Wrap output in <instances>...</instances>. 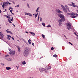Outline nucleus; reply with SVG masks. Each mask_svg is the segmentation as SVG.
Segmentation results:
<instances>
[{"instance_id":"nucleus-48","label":"nucleus","mask_w":78,"mask_h":78,"mask_svg":"<svg viewBox=\"0 0 78 78\" xmlns=\"http://www.w3.org/2000/svg\"><path fill=\"white\" fill-rule=\"evenodd\" d=\"M27 6L28 8H30V7L29 6V4H27Z\"/></svg>"},{"instance_id":"nucleus-15","label":"nucleus","mask_w":78,"mask_h":78,"mask_svg":"<svg viewBox=\"0 0 78 78\" xmlns=\"http://www.w3.org/2000/svg\"><path fill=\"white\" fill-rule=\"evenodd\" d=\"M65 7L66 8V9H67L69 11V7H68L67 5H65Z\"/></svg>"},{"instance_id":"nucleus-9","label":"nucleus","mask_w":78,"mask_h":78,"mask_svg":"<svg viewBox=\"0 0 78 78\" xmlns=\"http://www.w3.org/2000/svg\"><path fill=\"white\" fill-rule=\"evenodd\" d=\"M72 5L73 6V7H77V8H78V6L75 5H75V3H74L73 2H72Z\"/></svg>"},{"instance_id":"nucleus-37","label":"nucleus","mask_w":78,"mask_h":78,"mask_svg":"<svg viewBox=\"0 0 78 78\" xmlns=\"http://www.w3.org/2000/svg\"><path fill=\"white\" fill-rule=\"evenodd\" d=\"M40 21H42V18L41 17H40Z\"/></svg>"},{"instance_id":"nucleus-3","label":"nucleus","mask_w":78,"mask_h":78,"mask_svg":"<svg viewBox=\"0 0 78 78\" xmlns=\"http://www.w3.org/2000/svg\"><path fill=\"white\" fill-rule=\"evenodd\" d=\"M58 17H60L61 19H62L63 21H64V20H66V19L64 18V15L59 13L58 14Z\"/></svg>"},{"instance_id":"nucleus-46","label":"nucleus","mask_w":78,"mask_h":78,"mask_svg":"<svg viewBox=\"0 0 78 78\" xmlns=\"http://www.w3.org/2000/svg\"><path fill=\"white\" fill-rule=\"evenodd\" d=\"M69 44H71V45H73V44H72V43L69 42Z\"/></svg>"},{"instance_id":"nucleus-44","label":"nucleus","mask_w":78,"mask_h":78,"mask_svg":"<svg viewBox=\"0 0 78 78\" xmlns=\"http://www.w3.org/2000/svg\"><path fill=\"white\" fill-rule=\"evenodd\" d=\"M12 39V40H14V38H13V37H11V38Z\"/></svg>"},{"instance_id":"nucleus-10","label":"nucleus","mask_w":78,"mask_h":78,"mask_svg":"<svg viewBox=\"0 0 78 78\" xmlns=\"http://www.w3.org/2000/svg\"><path fill=\"white\" fill-rule=\"evenodd\" d=\"M62 19H61V20L60 19V20H58V22H59L60 25H61V23H62Z\"/></svg>"},{"instance_id":"nucleus-59","label":"nucleus","mask_w":78,"mask_h":78,"mask_svg":"<svg viewBox=\"0 0 78 78\" xmlns=\"http://www.w3.org/2000/svg\"><path fill=\"white\" fill-rule=\"evenodd\" d=\"M76 12H78V10H76Z\"/></svg>"},{"instance_id":"nucleus-32","label":"nucleus","mask_w":78,"mask_h":78,"mask_svg":"<svg viewBox=\"0 0 78 78\" xmlns=\"http://www.w3.org/2000/svg\"><path fill=\"white\" fill-rule=\"evenodd\" d=\"M15 7H19V5H17Z\"/></svg>"},{"instance_id":"nucleus-23","label":"nucleus","mask_w":78,"mask_h":78,"mask_svg":"<svg viewBox=\"0 0 78 78\" xmlns=\"http://www.w3.org/2000/svg\"><path fill=\"white\" fill-rule=\"evenodd\" d=\"M62 7L63 9H65V7H64V6L63 5H62Z\"/></svg>"},{"instance_id":"nucleus-63","label":"nucleus","mask_w":78,"mask_h":78,"mask_svg":"<svg viewBox=\"0 0 78 78\" xmlns=\"http://www.w3.org/2000/svg\"><path fill=\"white\" fill-rule=\"evenodd\" d=\"M17 67V69H18V68H19V66H18Z\"/></svg>"},{"instance_id":"nucleus-64","label":"nucleus","mask_w":78,"mask_h":78,"mask_svg":"<svg viewBox=\"0 0 78 78\" xmlns=\"http://www.w3.org/2000/svg\"><path fill=\"white\" fill-rule=\"evenodd\" d=\"M34 15H36V13H35V14H33V15L34 16Z\"/></svg>"},{"instance_id":"nucleus-42","label":"nucleus","mask_w":78,"mask_h":78,"mask_svg":"<svg viewBox=\"0 0 78 78\" xmlns=\"http://www.w3.org/2000/svg\"><path fill=\"white\" fill-rule=\"evenodd\" d=\"M5 57H7V56H9V55H6L5 56Z\"/></svg>"},{"instance_id":"nucleus-11","label":"nucleus","mask_w":78,"mask_h":78,"mask_svg":"<svg viewBox=\"0 0 78 78\" xmlns=\"http://www.w3.org/2000/svg\"><path fill=\"white\" fill-rule=\"evenodd\" d=\"M17 48H18V50L19 52H20V48L19 47V46H17Z\"/></svg>"},{"instance_id":"nucleus-20","label":"nucleus","mask_w":78,"mask_h":78,"mask_svg":"<svg viewBox=\"0 0 78 78\" xmlns=\"http://www.w3.org/2000/svg\"><path fill=\"white\" fill-rule=\"evenodd\" d=\"M71 17L72 18H75V17H77L76 16H71Z\"/></svg>"},{"instance_id":"nucleus-7","label":"nucleus","mask_w":78,"mask_h":78,"mask_svg":"<svg viewBox=\"0 0 78 78\" xmlns=\"http://www.w3.org/2000/svg\"><path fill=\"white\" fill-rule=\"evenodd\" d=\"M56 12L57 13H61V12H62L60 11L59 9H56Z\"/></svg>"},{"instance_id":"nucleus-61","label":"nucleus","mask_w":78,"mask_h":78,"mask_svg":"<svg viewBox=\"0 0 78 78\" xmlns=\"http://www.w3.org/2000/svg\"><path fill=\"white\" fill-rule=\"evenodd\" d=\"M17 41H18V42H19V40H17Z\"/></svg>"},{"instance_id":"nucleus-27","label":"nucleus","mask_w":78,"mask_h":78,"mask_svg":"<svg viewBox=\"0 0 78 78\" xmlns=\"http://www.w3.org/2000/svg\"><path fill=\"white\" fill-rule=\"evenodd\" d=\"M47 28H49V27H51V25H48L47 27H46Z\"/></svg>"},{"instance_id":"nucleus-12","label":"nucleus","mask_w":78,"mask_h":78,"mask_svg":"<svg viewBox=\"0 0 78 78\" xmlns=\"http://www.w3.org/2000/svg\"><path fill=\"white\" fill-rule=\"evenodd\" d=\"M0 35L2 37H4V35L1 32H0Z\"/></svg>"},{"instance_id":"nucleus-34","label":"nucleus","mask_w":78,"mask_h":78,"mask_svg":"<svg viewBox=\"0 0 78 78\" xmlns=\"http://www.w3.org/2000/svg\"><path fill=\"white\" fill-rule=\"evenodd\" d=\"M7 39H8L9 40H10V38H9V37H7Z\"/></svg>"},{"instance_id":"nucleus-56","label":"nucleus","mask_w":78,"mask_h":78,"mask_svg":"<svg viewBox=\"0 0 78 78\" xmlns=\"http://www.w3.org/2000/svg\"><path fill=\"white\" fill-rule=\"evenodd\" d=\"M21 39H22V40H23V41H24V39H23L22 38H21Z\"/></svg>"},{"instance_id":"nucleus-33","label":"nucleus","mask_w":78,"mask_h":78,"mask_svg":"<svg viewBox=\"0 0 78 78\" xmlns=\"http://www.w3.org/2000/svg\"><path fill=\"white\" fill-rule=\"evenodd\" d=\"M29 13H27L26 12V13H25V15H28V14Z\"/></svg>"},{"instance_id":"nucleus-58","label":"nucleus","mask_w":78,"mask_h":78,"mask_svg":"<svg viewBox=\"0 0 78 78\" xmlns=\"http://www.w3.org/2000/svg\"><path fill=\"white\" fill-rule=\"evenodd\" d=\"M36 16H37V15H38V13H37L36 15H35Z\"/></svg>"},{"instance_id":"nucleus-19","label":"nucleus","mask_w":78,"mask_h":78,"mask_svg":"<svg viewBox=\"0 0 78 78\" xmlns=\"http://www.w3.org/2000/svg\"><path fill=\"white\" fill-rule=\"evenodd\" d=\"M28 42L30 44H31V40L29 39L28 41Z\"/></svg>"},{"instance_id":"nucleus-28","label":"nucleus","mask_w":78,"mask_h":78,"mask_svg":"<svg viewBox=\"0 0 78 78\" xmlns=\"http://www.w3.org/2000/svg\"><path fill=\"white\" fill-rule=\"evenodd\" d=\"M42 37H43L44 39H45V35H44L43 34H42Z\"/></svg>"},{"instance_id":"nucleus-49","label":"nucleus","mask_w":78,"mask_h":78,"mask_svg":"<svg viewBox=\"0 0 78 78\" xmlns=\"http://www.w3.org/2000/svg\"><path fill=\"white\" fill-rule=\"evenodd\" d=\"M12 10H10V12H11L12 13Z\"/></svg>"},{"instance_id":"nucleus-47","label":"nucleus","mask_w":78,"mask_h":78,"mask_svg":"<svg viewBox=\"0 0 78 78\" xmlns=\"http://www.w3.org/2000/svg\"><path fill=\"white\" fill-rule=\"evenodd\" d=\"M1 65H3V66H4L5 65V64H3V63H1Z\"/></svg>"},{"instance_id":"nucleus-36","label":"nucleus","mask_w":78,"mask_h":78,"mask_svg":"<svg viewBox=\"0 0 78 78\" xmlns=\"http://www.w3.org/2000/svg\"><path fill=\"white\" fill-rule=\"evenodd\" d=\"M3 39V38L2 37H0V39Z\"/></svg>"},{"instance_id":"nucleus-8","label":"nucleus","mask_w":78,"mask_h":78,"mask_svg":"<svg viewBox=\"0 0 78 78\" xmlns=\"http://www.w3.org/2000/svg\"><path fill=\"white\" fill-rule=\"evenodd\" d=\"M30 34H32V36H35V34L33 32H30Z\"/></svg>"},{"instance_id":"nucleus-50","label":"nucleus","mask_w":78,"mask_h":78,"mask_svg":"<svg viewBox=\"0 0 78 78\" xmlns=\"http://www.w3.org/2000/svg\"><path fill=\"white\" fill-rule=\"evenodd\" d=\"M25 33H27V34H28V32L27 31H26Z\"/></svg>"},{"instance_id":"nucleus-39","label":"nucleus","mask_w":78,"mask_h":78,"mask_svg":"<svg viewBox=\"0 0 78 78\" xmlns=\"http://www.w3.org/2000/svg\"><path fill=\"white\" fill-rule=\"evenodd\" d=\"M10 9H12V10L13 9H12V7H9Z\"/></svg>"},{"instance_id":"nucleus-17","label":"nucleus","mask_w":78,"mask_h":78,"mask_svg":"<svg viewBox=\"0 0 78 78\" xmlns=\"http://www.w3.org/2000/svg\"><path fill=\"white\" fill-rule=\"evenodd\" d=\"M67 26L68 27H71V25L69 23H68L67 24Z\"/></svg>"},{"instance_id":"nucleus-26","label":"nucleus","mask_w":78,"mask_h":78,"mask_svg":"<svg viewBox=\"0 0 78 78\" xmlns=\"http://www.w3.org/2000/svg\"><path fill=\"white\" fill-rule=\"evenodd\" d=\"M37 21L39 22V15L38 16Z\"/></svg>"},{"instance_id":"nucleus-2","label":"nucleus","mask_w":78,"mask_h":78,"mask_svg":"<svg viewBox=\"0 0 78 78\" xmlns=\"http://www.w3.org/2000/svg\"><path fill=\"white\" fill-rule=\"evenodd\" d=\"M23 55L25 56H27V55H28V50L26 48L24 49Z\"/></svg>"},{"instance_id":"nucleus-43","label":"nucleus","mask_w":78,"mask_h":78,"mask_svg":"<svg viewBox=\"0 0 78 78\" xmlns=\"http://www.w3.org/2000/svg\"><path fill=\"white\" fill-rule=\"evenodd\" d=\"M48 69H51V66H49V68H48Z\"/></svg>"},{"instance_id":"nucleus-40","label":"nucleus","mask_w":78,"mask_h":78,"mask_svg":"<svg viewBox=\"0 0 78 78\" xmlns=\"http://www.w3.org/2000/svg\"><path fill=\"white\" fill-rule=\"evenodd\" d=\"M9 33H10V34H12V32H11V31H10Z\"/></svg>"},{"instance_id":"nucleus-25","label":"nucleus","mask_w":78,"mask_h":78,"mask_svg":"<svg viewBox=\"0 0 78 78\" xmlns=\"http://www.w3.org/2000/svg\"><path fill=\"white\" fill-rule=\"evenodd\" d=\"M8 20L9 23H12V22L11 21V20L9 19Z\"/></svg>"},{"instance_id":"nucleus-1","label":"nucleus","mask_w":78,"mask_h":78,"mask_svg":"<svg viewBox=\"0 0 78 78\" xmlns=\"http://www.w3.org/2000/svg\"><path fill=\"white\" fill-rule=\"evenodd\" d=\"M8 4L9 5H11V3H9V2H3L2 5V7L3 9L5 8V6H7Z\"/></svg>"},{"instance_id":"nucleus-6","label":"nucleus","mask_w":78,"mask_h":78,"mask_svg":"<svg viewBox=\"0 0 78 78\" xmlns=\"http://www.w3.org/2000/svg\"><path fill=\"white\" fill-rule=\"evenodd\" d=\"M71 15L72 16H78V14L76 13H71Z\"/></svg>"},{"instance_id":"nucleus-45","label":"nucleus","mask_w":78,"mask_h":78,"mask_svg":"<svg viewBox=\"0 0 78 78\" xmlns=\"http://www.w3.org/2000/svg\"><path fill=\"white\" fill-rule=\"evenodd\" d=\"M37 15H35V19H36V17H37Z\"/></svg>"},{"instance_id":"nucleus-13","label":"nucleus","mask_w":78,"mask_h":78,"mask_svg":"<svg viewBox=\"0 0 78 78\" xmlns=\"http://www.w3.org/2000/svg\"><path fill=\"white\" fill-rule=\"evenodd\" d=\"M70 28H71V27H70V26H67V30H70Z\"/></svg>"},{"instance_id":"nucleus-22","label":"nucleus","mask_w":78,"mask_h":78,"mask_svg":"<svg viewBox=\"0 0 78 78\" xmlns=\"http://www.w3.org/2000/svg\"><path fill=\"white\" fill-rule=\"evenodd\" d=\"M39 7H38L37 9L36 10V12H39V11H38V10H39Z\"/></svg>"},{"instance_id":"nucleus-14","label":"nucleus","mask_w":78,"mask_h":78,"mask_svg":"<svg viewBox=\"0 0 78 78\" xmlns=\"http://www.w3.org/2000/svg\"><path fill=\"white\" fill-rule=\"evenodd\" d=\"M6 70H10V69H11V67H6Z\"/></svg>"},{"instance_id":"nucleus-35","label":"nucleus","mask_w":78,"mask_h":78,"mask_svg":"<svg viewBox=\"0 0 78 78\" xmlns=\"http://www.w3.org/2000/svg\"><path fill=\"white\" fill-rule=\"evenodd\" d=\"M6 17H7V18H8V19H10V17H9L8 16H6Z\"/></svg>"},{"instance_id":"nucleus-30","label":"nucleus","mask_w":78,"mask_h":78,"mask_svg":"<svg viewBox=\"0 0 78 78\" xmlns=\"http://www.w3.org/2000/svg\"><path fill=\"white\" fill-rule=\"evenodd\" d=\"M28 15H29V16H32V15H31V13H28Z\"/></svg>"},{"instance_id":"nucleus-29","label":"nucleus","mask_w":78,"mask_h":78,"mask_svg":"<svg viewBox=\"0 0 78 78\" xmlns=\"http://www.w3.org/2000/svg\"><path fill=\"white\" fill-rule=\"evenodd\" d=\"M72 13H68L67 14L68 16H70V15H71Z\"/></svg>"},{"instance_id":"nucleus-5","label":"nucleus","mask_w":78,"mask_h":78,"mask_svg":"<svg viewBox=\"0 0 78 78\" xmlns=\"http://www.w3.org/2000/svg\"><path fill=\"white\" fill-rule=\"evenodd\" d=\"M9 51H10V52L9 53L10 55H14L16 53V52L13 51L11 50V49H10Z\"/></svg>"},{"instance_id":"nucleus-18","label":"nucleus","mask_w":78,"mask_h":78,"mask_svg":"<svg viewBox=\"0 0 78 78\" xmlns=\"http://www.w3.org/2000/svg\"><path fill=\"white\" fill-rule=\"evenodd\" d=\"M63 10L65 12H67V9L66 8L64 9H63Z\"/></svg>"},{"instance_id":"nucleus-53","label":"nucleus","mask_w":78,"mask_h":78,"mask_svg":"<svg viewBox=\"0 0 78 78\" xmlns=\"http://www.w3.org/2000/svg\"><path fill=\"white\" fill-rule=\"evenodd\" d=\"M32 45H33V46H34V43H32Z\"/></svg>"},{"instance_id":"nucleus-4","label":"nucleus","mask_w":78,"mask_h":78,"mask_svg":"<svg viewBox=\"0 0 78 78\" xmlns=\"http://www.w3.org/2000/svg\"><path fill=\"white\" fill-rule=\"evenodd\" d=\"M39 70L41 72H47V70L43 68H41L39 69Z\"/></svg>"},{"instance_id":"nucleus-57","label":"nucleus","mask_w":78,"mask_h":78,"mask_svg":"<svg viewBox=\"0 0 78 78\" xmlns=\"http://www.w3.org/2000/svg\"><path fill=\"white\" fill-rule=\"evenodd\" d=\"M11 13L13 15H14V13H12V12Z\"/></svg>"},{"instance_id":"nucleus-38","label":"nucleus","mask_w":78,"mask_h":78,"mask_svg":"<svg viewBox=\"0 0 78 78\" xmlns=\"http://www.w3.org/2000/svg\"><path fill=\"white\" fill-rule=\"evenodd\" d=\"M7 36L8 37H10L11 38V36H10V35H7Z\"/></svg>"},{"instance_id":"nucleus-16","label":"nucleus","mask_w":78,"mask_h":78,"mask_svg":"<svg viewBox=\"0 0 78 78\" xmlns=\"http://www.w3.org/2000/svg\"><path fill=\"white\" fill-rule=\"evenodd\" d=\"M22 64L23 65H25V64H26V62L25 61H23L22 62Z\"/></svg>"},{"instance_id":"nucleus-24","label":"nucleus","mask_w":78,"mask_h":78,"mask_svg":"<svg viewBox=\"0 0 78 78\" xmlns=\"http://www.w3.org/2000/svg\"><path fill=\"white\" fill-rule=\"evenodd\" d=\"M42 25L44 27H45V23H42Z\"/></svg>"},{"instance_id":"nucleus-51","label":"nucleus","mask_w":78,"mask_h":78,"mask_svg":"<svg viewBox=\"0 0 78 78\" xmlns=\"http://www.w3.org/2000/svg\"><path fill=\"white\" fill-rule=\"evenodd\" d=\"M10 20L11 21H13V20L12 19H11Z\"/></svg>"},{"instance_id":"nucleus-55","label":"nucleus","mask_w":78,"mask_h":78,"mask_svg":"<svg viewBox=\"0 0 78 78\" xmlns=\"http://www.w3.org/2000/svg\"><path fill=\"white\" fill-rule=\"evenodd\" d=\"M9 29H7V30H5V31H9Z\"/></svg>"},{"instance_id":"nucleus-41","label":"nucleus","mask_w":78,"mask_h":78,"mask_svg":"<svg viewBox=\"0 0 78 78\" xmlns=\"http://www.w3.org/2000/svg\"><path fill=\"white\" fill-rule=\"evenodd\" d=\"M10 32V31H9L8 30L7 31V33H9Z\"/></svg>"},{"instance_id":"nucleus-21","label":"nucleus","mask_w":78,"mask_h":78,"mask_svg":"<svg viewBox=\"0 0 78 78\" xmlns=\"http://www.w3.org/2000/svg\"><path fill=\"white\" fill-rule=\"evenodd\" d=\"M53 56L54 58H57V55H56V54L54 55Z\"/></svg>"},{"instance_id":"nucleus-31","label":"nucleus","mask_w":78,"mask_h":78,"mask_svg":"<svg viewBox=\"0 0 78 78\" xmlns=\"http://www.w3.org/2000/svg\"><path fill=\"white\" fill-rule=\"evenodd\" d=\"M51 50H54V48L53 47H52L51 48Z\"/></svg>"},{"instance_id":"nucleus-54","label":"nucleus","mask_w":78,"mask_h":78,"mask_svg":"<svg viewBox=\"0 0 78 78\" xmlns=\"http://www.w3.org/2000/svg\"><path fill=\"white\" fill-rule=\"evenodd\" d=\"M74 34H75V35H76V33H75V32L74 33Z\"/></svg>"},{"instance_id":"nucleus-62","label":"nucleus","mask_w":78,"mask_h":78,"mask_svg":"<svg viewBox=\"0 0 78 78\" xmlns=\"http://www.w3.org/2000/svg\"><path fill=\"white\" fill-rule=\"evenodd\" d=\"M12 19H13V17H12Z\"/></svg>"},{"instance_id":"nucleus-52","label":"nucleus","mask_w":78,"mask_h":78,"mask_svg":"<svg viewBox=\"0 0 78 78\" xmlns=\"http://www.w3.org/2000/svg\"><path fill=\"white\" fill-rule=\"evenodd\" d=\"M1 12H2V10H0V14H1Z\"/></svg>"},{"instance_id":"nucleus-60","label":"nucleus","mask_w":78,"mask_h":78,"mask_svg":"<svg viewBox=\"0 0 78 78\" xmlns=\"http://www.w3.org/2000/svg\"><path fill=\"white\" fill-rule=\"evenodd\" d=\"M13 25L14 26V27H16V26H15L14 24H13Z\"/></svg>"}]
</instances>
